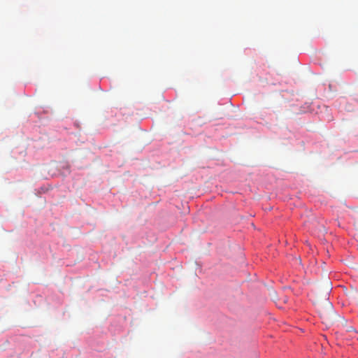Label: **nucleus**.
Wrapping results in <instances>:
<instances>
[{
  "label": "nucleus",
  "instance_id": "obj_1",
  "mask_svg": "<svg viewBox=\"0 0 358 358\" xmlns=\"http://www.w3.org/2000/svg\"><path fill=\"white\" fill-rule=\"evenodd\" d=\"M353 330V328L352 327H350L349 328L348 331H352Z\"/></svg>",
  "mask_w": 358,
  "mask_h": 358
}]
</instances>
